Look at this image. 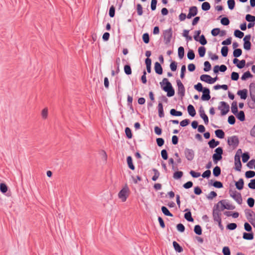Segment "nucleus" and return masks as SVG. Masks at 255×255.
Listing matches in <instances>:
<instances>
[{
    "instance_id": "f257e3e1",
    "label": "nucleus",
    "mask_w": 255,
    "mask_h": 255,
    "mask_svg": "<svg viewBox=\"0 0 255 255\" xmlns=\"http://www.w3.org/2000/svg\"><path fill=\"white\" fill-rule=\"evenodd\" d=\"M160 85L162 89L167 92V96L168 97H172L175 94V90L171 83L167 78H163L162 81L160 82Z\"/></svg>"
},
{
    "instance_id": "f03ea898",
    "label": "nucleus",
    "mask_w": 255,
    "mask_h": 255,
    "mask_svg": "<svg viewBox=\"0 0 255 255\" xmlns=\"http://www.w3.org/2000/svg\"><path fill=\"white\" fill-rule=\"evenodd\" d=\"M215 153L212 155L213 162L217 164L219 161L222 160L223 154V149L222 147H218L214 150Z\"/></svg>"
},
{
    "instance_id": "7ed1b4c3",
    "label": "nucleus",
    "mask_w": 255,
    "mask_h": 255,
    "mask_svg": "<svg viewBox=\"0 0 255 255\" xmlns=\"http://www.w3.org/2000/svg\"><path fill=\"white\" fill-rule=\"evenodd\" d=\"M163 37L164 43L166 45H168L171 41L172 37V29L171 27L164 30Z\"/></svg>"
},
{
    "instance_id": "20e7f679",
    "label": "nucleus",
    "mask_w": 255,
    "mask_h": 255,
    "mask_svg": "<svg viewBox=\"0 0 255 255\" xmlns=\"http://www.w3.org/2000/svg\"><path fill=\"white\" fill-rule=\"evenodd\" d=\"M221 211V209L219 208V205H215L213 208V217L214 221L215 222H217L218 221H221V214L220 212Z\"/></svg>"
},
{
    "instance_id": "39448f33",
    "label": "nucleus",
    "mask_w": 255,
    "mask_h": 255,
    "mask_svg": "<svg viewBox=\"0 0 255 255\" xmlns=\"http://www.w3.org/2000/svg\"><path fill=\"white\" fill-rule=\"evenodd\" d=\"M220 204L221 205V211H223L224 209L234 210L236 208L235 206L231 205L229 203H227L226 200H222L219 201L216 205H219Z\"/></svg>"
},
{
    "instance_id": "423d86ee",
    "label": "nucleus",
    "mask_w": 255,
    "mask_h": 255,
    "mask_svg": "<svg viewBox=\"0 0 255 255\" xmlns=\"http://www.w3.org/2000/svg\"><path fill=\"white\" fill-rule=\"evenodd\" d=\"M230 195L239 204L242 203L243 199L241 194L237 192L236 191H233L231 189L229 191Z\"/></svg>"
},
{
    "instance_id": "0eeeda50",
    "label": "nucleus",
    "mask_w": 255,
    "mask_h": 255,
    "mask_svg": "<svg viewBox=\"0 0 255 255\" xmlns=\"http://www.w3.org/2000/svg\"><path fill=\"white\" fill-rule=\"evenodd\" d=\"M220 106L218 107V109L221 110V115L224 116L226 115L230 111V106L226 102L222 101L220 103Z\"/></svg>"
},
{
    "instance_id": "6e6552de",
    "label": "nucleus",
    "mask_w": 255,
    "mask_h": 255,
    "mask_svg": "<svg viewBox=\"0 0 255 255\" xmlns=\"http://www.w3.org/2000/svg\"><path fill=\"white\" fill-rule=\"evenodd\" d=\"M227 142L230 146L236 148L239 144V139L237 135H233L228 138Z\"/></svg>"
},
{
    "instance_id": "1a4fd4ad",
    "label": "nucleus",
    "mask_w": 255,
    "mask_h": 255,
    "mask_svg": "<svg viewBox=\"0 0 255 255\" xmlns=\"http://www.w3.org/2000/svg\"><path fill=\"white\" fill-rule=\"evenodd\" d=\"M176 83L178 87V95L181 97L182 98L185 95V87L180 81V79H176Z\"/></svg>"
},
{
    "instance_id": "9d476101",
    "label": "nucleus",
    "mask_w": 255,
    "mask_h": 255,
    "mask_svg": "<svg viewBox=\"0 0 255 255\" xmlns=\"http://www.w3.org/2000/svg\"><path fill=\"white\" fill-rule=\"evenodd\" d=\"M128 188L126 186L124 187L119 193L118 197L123 202L126 201L128 197Z\"/></svg>"
},
{
    "instance_id": "9b49d317",
    "label": "nucleus",
    "mask_w": 255,
    "mask_h": 255,
    "mask_svg": "<svg viewBox=\"0 0 255 255\" xmlns=\"http://www.w3.org/2000/svg\"><path fill=\"white\" fill-rule=\"evenodd\" d=\"M184 153V155L188 161H191L194 158L195 152L193 149L185 148Z\"/></svg>"
},
{
    "instance_id": "f8f14e48",
    "label": "nucleus",
    "mask_w": 255,
    "mask_h": 255,
    "mask_svg": "<svg viewBox=\"0 0 255 255\" xmlns=\"http://www.w3.org/2000/svg\"><path fill=\"white\" fill-rule=\"evenodd\" d=\"M198 13V8L196 6H192L189 9V13L187 15L188 19H190L192 17L196 16Z\"/></svg>"
},
{
    "instance_id": "ddd939ff",
    "label": "nucleus",
    "mask_w": 255,
    "mask_h": 255,
    "mask_svg": "<svg viewBox=\"0 0 255 255\" xmlns=\"http://www.w3.org/2000/svg\"><path fill=\"white\" fill-rule=\"evenodd\" d=\"M199 113L200 117L203 119L205 125H208L209 123V119L208 116L205 114L204 108L201 106L199 110Z\"/></svg>"
},
{
    "instance_id": "4468645a",
    "label": "nucleus",
    "mask_w": 255,
    "mask_h": 255,
    "mask_svg": "<svg viewBox=\"0 0 255 255\" xmlns=\"http://www.w3.org/2000/svg\"><path fill=\"white\" fill-rule=\"evenodd\" d=\"M202 92L203 93L201 96L202 101H208L211 99L210 90L209 88H205Z\"/></svg>"
},
{
    "instance_id": "2eb2a0df",
    "label": "nucleus",
    "mask_w": 255,
    "mask_h": 255,
    "mask_svg": "<svg viewBox=\"0 0 255 255\" xmlns=\"http://www.w3.org/2000/svg\"><path fill=\"white\" fill-rule=\"evenodd\" d=\"M251 100L248 99V105L251 109L255 108V94L250 95Z\"/></svg>"
},
{
    "instance_id": "dca6fc26",
    "label": "nucleus",
    "mask_w": 255,
    "mask_h": 255,
    "mask_svg": "<svg viewBox=\"0 0 255 255\" xmlns=\"http://www.w3.org/2000/svg\"><path fill=\"white\" fill-rule=\"evenodd\" d=\"M184 212H186L184 214L185 219L188 222H193L194 219L192 217V214L190 210L189 209H186Z\"/></svg>"
},
{
    "instance_id": "f3484780",
    "label": "nucleus",
    "mask_w": 255,
    "mask_h": 255,
    "mask_svg": "<svg viewBox=\"0 0 255 255\" xmlns=\"http://www.w3.org/2000/svg\"><path fill=\"white\" fill-rule=\"evenodd\" d=\"M248 90L246 89L239 90L237 92V95L240 97L242 100H246L248 97Z\"/></svg>"
},
{
    "instance_id": "a211bd4d",
    "label": "nucleus",
    "mask_w": 255,
    "mask_h": 255,
    "mask_svg": "<svg viewBox=\"0 0 255 255\" xmlns=\"http://www.w3.org/2000/svg\"><path fill=\"white\" fill-rule=\"evenodd\" d=\"M154 70L155 73L158 75H161L163 73L162 67L158 62H156L154 64Z\"/></svg>"
},
{
    "instance_id": "6ab92c4d",
    "label": "nucleus",
    "mask_w": 255,
    "mask_h": 255,
    "mask_svg": "<svg viewBox=\"0 0 255 255\" xmlns=\"http://www.w3.org/2000/svg\"><path fill=\"white\" fill-rule=\"evenodd\" d=\"M200 80L206 82L207 83H208L209 84H211V77L207 74H203L201 75L200 77Z\"/></svg>"
},
{
    "instance_id": "aec40b11",
    "label": "nucleus",
    "mask_w": 255,
    "mask_h": 255,
    "mask_svg": "<svg viewBox=\"0 0 255 255\" xmlns=\"http://www.w3.org/2000/svg\"><path fill=\"white\" fill-rule=\"evenodd\" d=\"M237 118L241 122H244L245 120V115L243 111H240L234 114Z\"/></svg>"
},
{
    "instance_id": "412c9836",
    "label": "nucleus",
    "mask_w": 255,
    "mask_h": 255,
    "mask_svg": "<svg viewBox=\"0 0 255 255\" xmlns=\"http://www.w3.org/2000/svg\"><path fill=\"white\" fill-rule=\"evenodd\" d=\"M187 111L189 115L193 117L196 115V111L194 106L192 105H189L187 107Z\"/></svg>"
},
{
    "instance_id": "4be33fe9",
    "label": "nucleus",
    "mask_w": 255,
    "mask_h": 255,
    "mask_svg": "<svg viewBox=\"0 0 255 255\" xmlns=\"http://www.w3.org/2000/svg\"><path fill=\"white\" fill-rule=\"evenodd\" d=\"M127 164H128V168L132 170H134L135 166L133 164L132 158L131 156H128L127 158Z\"/></svg>"
},
{
    "instance_id": "5701e85b",
    "label": "nucleus",
    "mask_w": 255,
    "mask_h": 255,
    "mask_svg": "<svg viewBox=\"0 0 255 255\" xmlns=\"http://www.w3.org/2000/svg\"><path fill=\"white\" fill-rule=\"evenodd\" d=\"M208 143L209 147L213 149L217 146L220 144V142L219 141L215 140L214 138H212L208 142Z\"/></svg>"
},
{
    "instance_id": "b1692460",
    "label": "nucleus",
    "mask_w": 255,
    "mask_h": 255,
    "mask_svg": "<svg viewBox=\"0 0 255 255\" xmlns=\"http://www.w3.org/2000/svg\"><path fill=\"white\" fill-rule=\"evenodd\" d=\"M244 185V181L243 178H240L238 181L235 182L236 188L239 190L243 189Z\"/></svg>"
},
{
    "instance_id": "393cba45",
    "label": "nucleus",
    "mask_w": 255,
    "mask_h": 255,
    "mask_svg": "<svg viewBox=\"0 0 255 255\" xmlns=\"http://www.w3.org/2000/svg\"><path fill=\"white\" fill-rule=\"evenodd\" d=\"M158 116L160 118H163L164 116L163 105L161 102H159L158 105Z\"/></svg>"
},
{
    "instance_id": "a878e982",
    "label": "nucleus",
    "mask_w": 255,
    "mask_h": 255,
    "mask_svg": "<svg viewBox=\"0 0 255 255\" xmlns=\"http://www.w3.org/2000/svg\"><path fill=\"white\" fill-rule=\"evenodd\" d=\"M254 234L253 232H244L243 233V238L245 240H252L254 239Z\"/></svg>"
},
{
    "instance_id": "bb28decb",
    "label": "nucleus",
    "mask_w": 255,
    "mask_h": 255,
    "mask_svg": "<svg viewBox=\"0 0 255 255\" xmlns=\"http://www.w3.org/2000/svg\"><path fill=\"white\" fill-rule=\"evenodd\" d=\"M245 214L247 218V219L249 220V221L251 220L253 217H254V214L255 213L252 210H251L250 209L246 210H245Z\"/></svg>"
},
{
    "instance_id": "cd10ccee",
    "label": "nucleus",
    "mask_w": 255,
    "mask_h": 255,
    "mask_svg": "<svg viewBox=\"0 0 255 255\" xmlns=\"http://www.w3.org/2000/svg\"><path fill=\"white\" fill-rule=\"evenodd\" d=\"M145 63L146 66L147 72L150 73L151 71V60L149 58H146L145 60Z\"/></svg>"
},
{
    "instance_id": "c85d7f7f",
    "label": "nucleus",
    "mask_w": 255,
    "mask_h": 255,
    "mask_svg": "<svg viewBox=\"0 0 255 255\" xmlns=\"http://www.w3.org/2000/svg\"><path fill=\"white\" fill-rule=\"evenodd\" d=\"M173 246L174 250L178 253H181L183 252L182 247L176 241L173 242Z\"/></svg>"
},
{
    "instance_id": "c756f323",
    "label": "nucleus",
    "mask_w": 255,
    "mask_h": 255,
    "mask_svg": "<svg viewBox=\"0 0 255 255\" xmlns=\"http://www.w3.org/2000/svg\"><path fill=\"white\" fill-rule=\"evenodd\" d=\"M215 133L216 136L219 138L222 139L224 138L225 132L222 129H218L216 130Z\"/></svg>"
},
{
    "instance_id": "7c9ffc66",
    "label": "nucleus",
    "mask_w": 255,
    "mask_h": 255,
    "mask_svg": "<svg viewBox=\"0 0 255 255\" xmlns=\"http://www.w3.org/2000/svg\"><path fill=\"white\" fill-rule=\"evenodd\" d=\"M221 169L219 166H216V167H215L214 168L213 170V174L215 177L219 176L221 174Z\"/></svg>"
},
{
    "instance_id": "2f4dec72",
    "label": "nucleus",
    "mask_w": 255,
    "mask_h": 255,
    "mask_svg": "<svg viewBox=\"0 0 255 255\" xmlns=\"http://www.w3.org/2000/svg\"><path fill=\"white\" fill-rule=\"evenodd\" d=\"M161 209L162 212L164 215L169 217H173V214L170 212L169 210L165 206H162Z\"/></svg>"
},
{
    "instance_id": "473e14b6",
    "label": "nucleus",
    "mask_w": 255,
    "mask_h": 255,
    "mask_svg": "<svg viewBox=\"0 0 255 255\" xmlns=\"http://www.w3.org/2000/svg\"><path fill=\"white\" fill-rule=\"evenodd\" d=\"M253 75L250 73L249 71L245 72L242 76L241 79L243 81H245L248 78H252Z\"/></svg>"
},
{
    "instance_id": "72a5a7b5",
    "label": "nucleus",
    "mask_w": 255,
    "mask_h": 255,
    "mask_svg": "<svg viewBox=\"0 0 255 255\" xmlns=\"http://www.w3.org/2000/svg\"><path fill=\"white\" fill-rule=\"evenodd\" d=\"M231 112L234 115L238 112V105L236 101H234L231 105Z\"/></svg>"
},
{
    "instance_id": "f704fd0d",
    "label": "nucleus",
    "mask_w": 255,
    "mask_h": 255,
    "mask_svg": "<svg viewBox=\"0 0 255 255\" xmlns=\"http://www.w3.org/2000/svg\"><path fill=\"white\" fill-rule=\"evenodd\" d=\"M170 114L172 116L180 117L182 115V113L180 111H177L174 109H172L170 111Z\"/></svg>"
},
{
    "instance_id": "c9c22d12",
    "label": "nucleus",
    "mask_w": 255,
    "mask_h": 255,
    "mask_svg": "<svg viewBox=\"0 0 255 255\" xmlns=\"http://www.w3.org/2000/svg\"><path fill=\"white\" fill-rule=\"evenodd\" d=\"M178 55L179 59H181L184 56V48L182 46H180L178 49Z\"/></svg>"
},
{
    "instance_id": "e433bc0d",
    "label": "nucleus",
    "mask_w": 255,
    "mask_h": 255,
    "mask_svg": "<svg viewBox=\"0 0 255 255\" xmlns=\"http://www.w3.org/2000/svg\"><path fill=\"white\" fill-rule=\"evenodd\" d=\"M194 231L197 235H201L202 233L201 227L199 225H196L194 226Z\"/></svg>"
},
{
    "instance_id": "4c0bfd02",
    "label": "nucleus",
    "mask_w": 255,
    "mask_h": 255,
    "mask_svg": "<svg viewBox=\"0 0 255 255\" xmlns=\"http://www.w3.org/2000/svg\"><path fill=\"white\" fill-rule=\"evenodd\" d=\"M242 54V50L240 48L235 49L233 51V56L235 58L240 57Z\"/></svg>"
},
{
    "instance_id": "58836bf2",
    "label": "nucleus",
    "mask_w": 255,
    "mask_h": 255,
    "mask_svg": "<svg viewBox=\"0 0 255 255\" xmlns=\"http://www.w3.org/2000/svg\"><path fill=\"white\" fill-rule=\"evenodd\" d=\"M194 88L199 92H202L205 88V87H203L201 83H198L197 84L195 85Z\"/></svg>"
},
{
    "instance_id": "ea45409f",
    "label": "nucleus",
    "mask_w": 255,
    "mask_h": 255,
    "mask_svg": "<svg viewBox=\"0 0 255 255\" xmlns=\"http://www.w3.org/2000/svg\"><path fill=\"white\" fill-rule=\"evenodd\" d=\"M242 161L244 163L247 162L250 158V154L249 152H245L242 155Z\"/></svg>"
},
{
    "instance_id": "a19ab883",
    "label": "nucleus",
    "mask_w": 255,
    "mask_h": 255,
    "mask_svg": "<svg viewBox=\"0 0 255 255\" xmlns=\"http://www.w3.org/2000/svg\"><path fill=\"white\" fill-rule=\"evenodd\" d=\"M183 175V173L182 171H177L173 173V177L175 179H179L182 177Z\"/></svg>"
},
{
    "instance_id": "79ce46f5",
    "label": "nucleus",
    "mask_w": 255,
    "mask_h": 255,
    "mask_svg": "<svg viewBox=\"0 0 255 255\" xmlns=\"http://www.w3.org/2000/svg\"><path fill=\"white\" fill-rule=\"evenodd\" d=\"M201 8L204 11H207L209 10L211 8L210 4L207 1L204 2L202 3L201 5Z\"/></svg>"
},
{
    "instance_id": "37998d69",
    "label": "nucleus",
    "mask_w": 255,
    "mask_h": 255,
    "mask_svg": "<svg viewBox=\"0 0 255 255\" xmlns=\"http://www.w3.org/2000/svg\"><path fill=\"white\" fill-rule=\"evenodd\" d=\"M206 53V48L204 46L199 47L198 48V53L200 57H203L205 56Z\"/></svg>"
},
{
    "instance_id": "c03bdc74",
    "label": "nucleus",
    "mask_w": 255,
    "mask_h": 255,
    "mask_svg": "<svg viewBox=\"0 0 255 255\" xmlns=\"http://www.w3.org/2000/svg\"><path fill=\"white\" fill-rule=\"evenodd\" d=\"M124 72L127 75L131 74L132 71L130 65L127 64L124 66Z\"/></svg>"
},
{
    "instance_id": "a18cd8bd",
    "label": "nucleus",
    "mask_w": 255,
    "mask_h": 255,
    "mask_svg": "<svg viewBox=\"0 0 255 255\" xmlns=\"http://www.w3.org/2000/svg\"><path fill=\"white\" fill-rule=\"evenodd\" d=\"M187 58L190 60H193L195 58V57L194 51L193 50H192V49H189L188 50V52H187Z\"/></svg>"
},
{
    "instance_id": "49530a36",
    "label": "nucleus",
    "mask_w": 255,
    "mask_h": 255,
    "mask_svg": "<svg viewBox=\"0 0 255 255\" xmlns=\"http://www.w3.org/2000/svg\"><path fill=\"white\" fill-rule=\"evenodd\" d=\"M153 171L154 172V175L152 176V180L154 181H155L157 180V179L158 178L159 175H160V173L158 171V170L155 168H153L152 169Z\"/></svg>"
},
{
    "instance_id": "de8ad7c7",
    "label": "nucleus",
    "mask_w": 255,
    "mask_h": 255,
    "mask_svg": "<svg viewBox=\"0 0 255 255\" xmlns=\"http://www.w3.org/2000/svg\"><path fill=\"white\" fill-rule=\"evenodd\" d=\"M255 176V172L253 170H249L246 172L245 177L249 179L254 177Z\"/></svg>"
},
{
    "instance_id": "09e8293b",
    "label": "nucleus",
    "mask_w": 255,
    "mask_h": 255,
    "mask_svg": "<svg viewBox=\"0 0 255 255\" xmlns=\"http://www.w3.org/2000/svg\"><path fill=\"white\" fill-rule=\"evenodd\" d=\"M125 133L126 136L128 139H131L132 138V134L131 132V130L129 128L126 127L125 128Z\"/></svg>"
},
{
    "instance_id": "8fccbe9b",
    "label": "nucleus",
    "mask_w": 255,
    "mask_h": 255,
    "mask_svg": "<svg viewBox=\"0 0 255 255\" xmlns=\"http://www.w3.org/2000/svg\"><path fill=\"white\" fill-rule=\"evenodd\" d=\"M234 35L237 38H242L244 36V33L239 29H236L234 31Z\"/></svg>"
},
{
    "instance_id": "3c124183",
    "label": "nucleus",
    "mask_w": 255,
    "mask_h": 255,
    "mask_svg": "<svg viewBox=\"0 0 255 255\" xmlns=\"http://www.w3.org/2000/svg\"><path fill=\"white\" fill-rule=\"evenodd\" d=\"M229 49L226 46H224L221 48V54L223 57H226L228 55Z\"/></svg>"
},
{
    "instance_id": "603ef678",
    "label": "nucleus",
    "mask_w": 255,
    "mask_h": 255,
    "mask_svg": "<svg viewBox=\"0 0 255 255\" xmlns=\"http://www.w3.org/2000/svg\"><path fill=\"white\" fill-rule=\"evenodd\" d=\"M7 186L4 183H1L0 184V191L2 193H5L7 191Z\"/></svg>"
},
{
    "instance_id": "864d4df0",
    "label": "nucleus",
    "mask_w": 255,
    "mask_h": 255,
    "mask_svg": "<svg viewBox=\"0 0 255 255\" xmlns=\"http://www.w3.org/2000/svg\"><path fill=\"white\" fill-rule=\"evenodd\" d=\"M211 185L217 188H221L223 187V183L219 181H214Z\"/></svg>"
},
{
    "instance_id": "5fc2aeb1",
    "label": "nucleus",
    "mask_w": 255,
    "mask_h": 255,
    "mask_svg": "<svg viewBox=\"0 0 255 255\" xmlns=\"http://www.w3.org/2000/svg\"><path fill=\"white\" fill-rule=\"evenodd\" d=\"M246 20L249 22H255V16L250 14L246 15Z\"/></svg>"
},
{
    "instance_id": "6e6d98bb",
    "label": "nucleus",
    "mask_w": 255,
    "mask_h": 255,
    "mask_svg": "<svg viewBox=\"0 0 255 255\" xmlns=\"http://www.w3.org/2000/svg\"><path fill=\"white\" fill-rule=\"evenodd\" d=\"M204 71L205 72H208L211 70V65L209 61H206L204 62Z\"/></svg>"
},
{
    "instance_id": "4d7b16f0",
    "label": "nucleus",
    "mask_w": 255,
    "mask_h": 255,
    "mask_svg": "<svg viewBox=\"0 0 255 255\" xmlns=\"http://www.w3.org/2000/svg\"><path fill=\"white\" fill-rule=\"evenodd\" d=\"M250 95L255 94V83H251L249 86Z\"/></svg>"
},
{
    "instance_id": "13d9d810",
    "label": "nucleus",
    "mask_w": 255,
    "mask_h": 255,
    "mask_svg": "<svg viewBox=\"0 0 255 255\" xmlns=\"http://www.w3.org/2000/svg\"><path fill=\"white\" fill-rule=\"evenodd\" d=\"M133 98L131 96L128 95L127 98V105L129 107L130 109L132 110H133L132 105V102Z\"/></svg>"
},
{
    "instance_id": "bf43d9fd",
    "label": "nucleus",
    "mask_w": 255,
    "mask_h": 255,
    "mask_svg": "<svg viewBox=\"0 0 255 255\" xmlns=\"http://www.w3.org/2000/svg\"><path fill=\"white\" fill-rule=\"evenodd\" d=\"M237 227V225L236 223H232L228 224L226 228L227 230H235Z\"/></svg>"
},
{
    "instance_id": "052dcab7",
    "label": "nucleus",
    "mask_w": 255,
    "mask_h": 255,
    "mask_svg": "<svg viewBox=\"0 0 255 255\" xmlns=\"http://www.w3.org/2000/svg\"><path fill=\"white\" fill-rule=\"evenodd\" d=\"M198 41H199L202 45H205L207 43V41L203 34L200 36L199 39Z\"/></svg>"
},
{
    "instance_id": "680f3d73",
    "label": "nucleus",
    "mask_w": 255,
    "mask_h": 255,
    "mask_svg": "<svg viewBox=\"0 0 255 255\" xmlns=\"http://www.w3.org/2000/svg\"><path fill=\"white\" fill-rule=\"evenodd\" d=\"M227 4L229 8L231 10H232L235 6V0H228L227 1Z\"/></svg>"
},
{
    "instance_id": "e2e57ef3",
    "label": "nucleus",
    "mask_w": 255,
    "mask_h": 255,
    "mask_svg": "<svg viewBox=\"0 0 255 255\" xmlns=\"http://www.w3.org/2000/svg\"><path fill=\"white\" fill-rule=\"evenodd\" d=\"M221 23L222 25L227 26L230 24V20L227 17H224L221 18Z\"/></svg>"
},
{
    "instance_id": "0e129e2a",
    "label": "nucleus",
    "mask_w": 255,
    "mask_h": 255,
    "mask_svg": "<svg viewBox=\"0 0 255 255\" xmlns=\"http://www.w3.org/2000/svg\"><path fill=\"white\" fill-rule=\"evenodd\" d=\"M142 40L143 41L147 44L149 42V36L148 33H145L142 35Z\"/></svg>"
},
{
    "instance_id": "69168bd1",
    "label": "nucleus",
    "mask_w": 255,
    "mask_h": 255,
    "mask_svg": "<svg viewBox=\"0 0 255 255\" xmlns=\"http://www.w3.org/2000/svg\"><path fill=\"white\" fill-rule=\"evenodd\" d=\"M231 79L233 81H237L239 78V74L236 72H233L231 75Z\"/></svg>"
},
{
    "instance_id": "338daca9",
    "label": "nucleus",
    "mask_w": 255,
    "mask_h": 255,
    "mask_svg": "<svg viewBox=\"0 0 255 255\" xmlns=\"http://www.w3.org/2000/svg\"><path fill=\"white\" fill-rule=\"evenodd\" d=\"M247 204L248 206L250 207H253L255 205V200L252 197H250L247 199Z\"/></svg>"
},
{
    "instance_id": "774afa93",
    "label": "nucleus",
    "mask_w": 255,
    "mask_h": 255,
    "mask_svg": "<svg viewBox=\"0 0 255 255\" xmlns=\"http://www.w3.org/2000/svg\"><path fill=\"white\" fill-rule=\"evenodd\" d=\"M222 253L224 255H231V251L228 247H224L223 248Z\"/></svg>"
}]
</instances>
